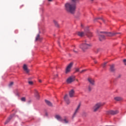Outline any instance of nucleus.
I'll return each mask as SVG.
<instances>
[{
    "mask_svg": "<svg viewBox=\"0 0 126 126\" xmlns=\"http://www.w3.org/2000/svg\"><path fill=\"white\" fill-rule=\"evenodd\" d=\"M64 9L66 12L74 14L76 10V5L71 2H66L64 5Z\"/></svg>",
    "mask_w": 126,
    "mask_h": 126,
    "instance_id": "f257e3e1",
    "label": "nucleus"
},
{
    "mask_svg": "<svg viewBox=\"0 0 126 126\" xmlns=\"http://www.w3.org/2000/svg\"><path fill=\"white\" fill-rule=\"evenodd\" d=\"M91 47H92V44L86 40L79 46L80 49H81L83 52L87 51V50L89 49Z\"/></svg>",
    "mask_w": 126,
    "mask_h": 126,
    "instance_id": "f03ea898",
    "label": "nucleus"
},
{
    "mask_svg": "<svg viewBox=\"0 0 126 126\" xmlns=\"http://www.w3.org/2000/svg\"><path fill=\"white\" fill-rule=\"evenodd\" d=\"M103 105L104 104L101 102L96 103L93 108V112H97Z\"/></svg>",
    "mask_w": 126,
    "mask_h": 126,
    "instance_id": "7ed1b4c3",
    "label": "nucleus"
},
{
    "mask_svg": "<svg viewBox=\"0 0 126 126\" xmlns=\"http://www.w3.org/2000/svg\"><path fill=\"white\" fill-rule=\"evenodd\" d=\"M73 65V63H70L66 67L65 69V73L67 74V73H69V72L71 70V67H72Z\"/></svg>",
    "mask_w": 126,
    "mask_h": 126,
    "instance_id": "20e7f679",
    "label": "nucleus"
},
{
    "mask_svg": "<svg viewBox=\"0 0 126 126\" xmlns=\"http://www.w3.org/2000/svg\"><path fill=\"white\" fill-rule=\"evenodd\" d=\"M80 107H81V103H79L78 105L77 106L73 115V118H74L75 116H76V114L79 112V110L80 109Z\"/></svg>",
    "mask_w": 126,
    "mask_h": 126,
    "instance_id": "39448f33",
    "label": "nucleus"
},
{
    "mask_svg": "<svg viewBox=\"0 0 126 126\" xmlns=\"http://www.w3.org/2000/svg\"><path fill=\"white\" fill-rule=\"evenodd\" d=\"M117 114H119L118 110H110L107 112V115H117Z\"/></svg>",
    "mask_w": 126,
    "mask_h": 126,
    "instance_id": "423d86ee",
    "label": "nucleus"
},
{
    "mask_svg": "<svg viewBox=\"0 0 126 126\" xmlns=\"http://www.w3.org/2000/svg\"><path fill=\"white\" fill-rule=\"evenodd\" d=\"M100 33H105V34H106V35L108 36V37H113V36H115V35L118 34L115 32H100Z\"/></svg>",
    "mask_w": 126,
    "mask_h": 126,
    "instance_id": "0eeeda50",
    "label": "nucleus"
},
{
    "mask_svg": "<svg viewBox=\"0 0 126 126\" xmlns=\"http://www.w3.org/2000/svg\"><path fill=\"white\" fill-rule=\"evenodd\" d=\"M85 35L88 36V37H92V33L89 31V30H88V28L85 30Z\"/></svg>",
    "mask_w": 126,
    "mask_h": 126,
    "instance_id": "6e6552de",
    "label": "nucleus"
},
{
    "mask_svg": "<svg viewBox=\"0 0 126 126\" xmlns=\"http://www.w3.org/2000/svg\"><path fill=\"white\" fill-rule=\"evenodd\" d=\"M74 80V77H70L67 79L66 82L67 83H71V82H73Z\"/></svg>",
    "mask_w": 126,
    "mask_h": 126,
    "instance_id": "1a4fd4ad",
    "label": "nucleus"
},
{
    "mask_svg": "<svg viewBox=\"0 0 126 126\" xmlns=\"http://www.w3.org/2000/svg\"><path fill=\"white\" fill-rule=\"evenodd\" d=\"M74 90H71L69 92V96L70 98H73V97H74Z\"/></svg>",
    "mask_w": 126,
    "mask_h": 126,
    "instance_id": "9d476101",
    "label": "nucleus"
},
{
    "mask_svg": "<svg viewBox=\"0 0 126 126\" xmlns=\"http://www.w3.org/2000/svg\"><path fill=\"white\" fill-rule=\"evenodd\" d=\"M55 119L57 120L58 121H59L60 122H63V118H62V116L60 115H56L55 116Z\"/></svg>",
    "mask_w": 126,
    "mask_h": 126,
    "instance_id": "9b49d317",
    "label": "nucleus"
},
{
    "mask_svg": "<svg viewBox=\"0 0 126 126\" xmlns=\"http://www.w3.org/2000/svg\"><path fill=\"white\" fill-rule=\"evenodd\" d=\"M110 71L111 72H115V71H116V68H115V64H112L110 65Z\"/></svg>",
    "mask_w": 126,
    "mask_h": 126,
    "instance_id": "f8f14e48",
    "label": "nucleus"
},
{
    "mask_svg": "<svg viewBox=\"0 0 126 126\" xmlns=\"http://www.w3.org/2000/svg\"><path fill=\"white\" fill-rule=\"evenodd\" d=\"M64 99L65 101L66 104H68L70 103L69 101V99H68V97L67 96V94H65L64 96Z\"/></svg>",
    "mask_w": 126,
    "mask_h": 126,
    "instance_id": "ddd939ff",
    "label": "nucleus"
},
{
    "mask_svg": "<svg viewBox=\"0 0 126 126\" xmlns=\"http://www.w3.org/2000/svg\"><path fill=\"white\" fill-rule=\"evenodd\" d=\"M23 69L25 70V71L26 72V73H29V72L30 71L29 69L27 67V64H24L23 66Z\"/></svg>",
    "mask_w": 126,
    "mask_h": 126,
    "instance_id": "4468645a",
    "label": "nucleus"
},
{
    "mask_svg": "<svg viewBox=\"0 0 126 126\" xmlns=\"http://www.w3.org/2000/svg\"><path fill=\"white\" fill-rule=\"evenodd\" d=\"M88 80L89 81V82H90V83L91 84H92V85H94V79L91 78H89L88 79Z\"/></svg>",
    "mask_w": 126,
    "mask_h": 126,
    "instance_id": "2eb2a0df",
    "label": "nucleus"
},
{
    "mask_svg": "<svg viewBox=\"0 0 126 126\" xmlns=\"http://www.w3.org/2000/svg\"><path fill=\"white\" fill-rule=\"evenodd\" d=\"M105 35H102L101 34H99V39L100 41H102V40H104Z\"/></svg>",
    "mask_w": 126,
    "mask_h": 126,
    "instance_id": "dca6fc26",
    "label": "nucleus"
},
{
    "mask_svg": "<svg viewBox=\"0 0 126 126\" xmlns=\"http://www.w3.org/2000/svg\"><path fill=\"white\" fill-rule=\"evenodd\" d=\"M34 94L37 99H39V98H40V95H39V93H38V91H37L36 90H34Z\"/></svg>",
    "mask_w": 126,
    "mask_h": 126,
    "instance_id": "f3484780",
    "label": "nucleus"
},
{
    "mask_svg": "<svg viewBox=\"0 0 126 126\" xmlns=\"http://www.w3.org/2000/svg\"><path fill=\"white\" fill-rule=\"evenodd\" d=\"M12 119V115H11L8 119L6 121V122L4 123V125H7V124H8V123H9V122H10V120H11Z\"/></svg>",
    "mask_w": 126,
    "mask_h": 126,
    "instance_id": "a211bd4d",
    "label": "nucleus"
},
{
    "mask_svg": "<svg viewBox=\"0 0 126 126\" xmlns=\"http://www.w3.org/2000/svg\"><path fill=\"white\" fill-rule=\"evenodd\" d=\"M77 34L80 37H83L85 35V32H79Z\"/></svg>",
    "mask_w": 126,
    "mask_h": 126,
    "instance_id": "6ab92c4d",
    "label": "nucleus"
},
{
    "mask_svg": "<svg viewBox=\"0 0 126 126\" xmlns=\"http://www.w3.org/2000/svg\"><path fill=\"white\" fill-rule=\"evenodd\" d=\"M45 103L50 107L53 106V104H52V102H50L49 100H45Z\"/></svg>",
    "mask_w": 126,
    "mask_h": 126,
    "instance_id": "aec40b11",
    "label": "nucleus"
},
{
    "mask_svg": "<svg viewBox=\"0 0 126 126\" xmlns=\"http://www.w3.org/2000/svg\"><path fill=\"white\" fill-rule=\"evenodd\" d=\"M114 100H115V101H122V100H123V98L120 96H116L114 97Z\"/></svg>",
    "mask_w": 126,
    "mask_h": 126,
    "instance_id": "412c9836",
    "label": "nucleus"
},
{
    "mask_svg": "<svg viewBox=\"0 0 126 126\" xmlns=\"http://www.w3.org/2000/svg\"><path fill=\"white\" fill-rule=\"evenodd\" d=\"M42 40V38L40 37V34H37L36 37L35 38V41H41Z\"/></svg>",
    "mask_w": 126,
    "mask_h": 126,
    "instance_id": "4be33fe9",
    "label": "nucleus"
},
{
    "mask_svg": "<svg viewBox=\"0 0 126 126\" xmlns=\"http://www.w3.org/2000/svg\"><path fill=\"white\" fill-rule=\"evenodd\" d=\"M72 3H74L76 6V3L79 1V0H71Z\"/></svg>",
    "mask_w": 126,
    "mask_h": 126,
    "instance_id": "5701e85b",
    "label": "nucleus"
},
{
    "mask_svg": "<svg viewBox=\"0 0 126 126\" xmlns=\"http://www.w3.org/2000/svg\"><path fill=\"white\" fill-rule=\"evenodd\" d=\"M54 23L55 25V26H56V27H59V24L58 23V22L54 21Z\"/></svg>",
    "mask_w": 126,
    "mask_h": 126,
    "instance_id": "b1692460",
    "label": "nucleus"
},
{
    "mask_svg": "<svg viewBox=\"0 0 126 126\" xmlns=\"http://www.w3.org/2000/svg\"><path fill=\"white\" fill-rule=\"evenodd\" d=\"M73 51L74 52V53H75L76 54L78 53V50L76 48H75L73 50Z\"/></svg>",
    "mask_w": 126,
    "mask_h": 126,
    "instance_id": "393cba45",
    "label": "nucleus"
},
{
    "mask_svg": "<svg viewBox=\"0 0 126 126\" xmlns=\"http://www.w3.org/2000/svg\"><path fill=\"white\" fill-rule=\"evenodd\" d=\"M21 101L23 102H25L26 101V98L25 97H22L21 99Z\"/></svg>",
    "mask_w": 126,
    "mask_h": 126,
    "instance_id": "a878e982",
    "label": "nucleus"
},
{
    "mask_svg": "<svg viewBox=\"0 0 126 126\" xmlns=\"http://www.w3.org/2000/svg\"><path fill=\"white\" fill-rule=\"evenodd\" d=\"M63 122L65 124H68V120L65 119L63 120Z\"/></svg>",
    "mask_w": 126,
    "mask_h": 126,
    "instance_id": "bb28decb",
    "label": "nucleus"
},
{
    "mask_svg": "<svg viewBox=\"0 0 126 126\" xmlns=\"http://www.w3.org/2000/svg\"><path fill=\"white\" fill-rule=\"evenodd\" d=\"M86 71H87V69L82 70V71H80V73H83L85 72Z\"/></svg>",
    "mask_w": 126,
    "mask_h": 126,
    "instance_id": "cd10ccee",
    "label": "nucleus"
},
{
    "mask_svg": "<svg viewBox=\"0 0 126 126\" xmlns=\"http://www.w3.org/2000/svg\"><path fill=\"white\" fill-rule=\"evenodd\" d=\"M14 83L13 82H11L9 84V87H11V86H12V85H13Z\"/></svg>",
    "mask_w": 126,
    "mask_h": 126,
    "instance_id": "c85d7f7f",
    "label": "nucleus"
},
{
    "mask_svg": "<svg viewBox=\"0 0 126 126\" xmlns=\"http://www.w3.org/2000/svg\"><path fill=\"white\" fill-rule=\"evenodd\" d=\"M106 64H107V62L104 63L103 64H102V67L105 68L106 67Z\"/></svg>",
    "mask_w": 126,
    "mask_h": 126,
    "instance_id": "c756f323",
    "label": "nucleus"
},
{
    "mask_svg": "<svg viewBox=\"0 0 126 126\" xmlns=\"http://www.w3.org/2000/svg\"><path fill=\"white\" fill-rule=\"evenodd\" d=\"M91 90H92V88L91 87H90V86H89L88 87V91H89V92H90V91H91Z\"/></svg>",
    "mask_w": 126,
    "mask_h": 126,
    "instance_id": "7c9ffc66",
    "label": "nucleus"
},
{
    "mask_svg": "<svg viewBox=\"0 0 126 126\" xmlns=\"http://www.w3.org/2000/svg\"><path fill=\"white\" fill-rule=\"evenodd\" d=\"M100 51V49H96L94 50L95 53H98V52Z\"/></svg>",
    "mask_w": 126,
    "mask_h": 126,
    "instance_id": "2f4dec72",
    "label": "nucleus"
},
{
    "mask_svg": "<svg viewBox=\"0 0 126 126\" xmlns=\"http://www.w3.org/2000/svg\"><path fill=\"white\" fill-rule=\"evenodd\" d=\"M79 68H75V71H76V72H78V71H79Z\"/></svg>",
    "mask_w": 126,
    "mask_h": 126,
    "instance_id": "473e14b6",
    "label": "nucleus"
},
{
    "mask_svg": "<svg viewBox=\"0 0 126 126\" xmlns=\"http://www.w3.org/2000/svg\"><path fill=\"white\" fill-rule=\"evenodd\" d=\"M98 19H100V18H95L94 19V22L97 21V20H98Z\"/></svg>",
    "mask_w": 126,
    "mask_h": 126,
    "instance_id": "72a5a7b5",
    "label": "nucleus"
},
{
    "mask_svg": "<svg viewBox=\"0 0 126 126\" xmlns=\"http://www.w3.org/2000/svg\"><path fill=\"white\" fill-rule=\"evenodd\" d=\"M29 84H30V85H32V84H33V82L29 81Z\"/></svg>",
    "mask_w": 126,
    "mask_h": 126,
    "instance_id": "f704fd0d",
    "label": "nucleus"
},
{
    "mask_svg": "<svg viewBox=\"0 0 126 126\" xmlns=\"http://www.w3.org/2000/svg\"><path fill=\"white\" fill-rule=\"evenodd\" d=\"M124 63L125 64V65H126V59H124L123 60Z\"/></svg>",
    "mask_w": 126,
    "mask_h": 126,
    "instance_id": "c9c22d12",
    "label": "nucleus"
},
{
    "mask_svg": "<svg viewBox=\"0 0 126 126\" xmlns=\"http://www.w3.org/2000/svg\"><path fill=\"white\" fill-rule=\"evenodd\" d=\"M58 76H59V75H58V74H57L55 76V78H57V77H58Z\"/></svg>",
    "mask_w": 126,
    "mask_h": 126,
    "instance_id": "e433bc0d",
    "label": "nucleus"
},
{
    "mask_svg": "<svg viewBox=\"0 0 126 126\" xmlns=\"http://www.w3.org/2000/svg\"><path fill=\"white\" fill-rule=\"evenodd\" d=\"M39 82H42V80H38Z\"/></svg>",
    "mask_w": 126,
    "mask_h": 126,
    "instance_id": "4c0bfd02",
    "label": "nucleus"
},
{
    "mask_svg": "<svg viewBox=\"0 0 126 126\" xmlns=\"http://www.w3.org/2000/svg\"><path fill=\"white\" fill-rule=\"evenodd\" d=\"M48 1H53V0H48Z\"/></svg>",
    "mask_w": 126,
    "mask_h": 126,
    "instance_id": "58836bf2",
    "label": "nucleus"
},
{
    "mask_svg": "<svg viewBox=\"0 0 126 126\" xmlns=\"http://www.w3.org/2000/svg\"><path fill=\"white\" fill-rule=\"evenodd\" d=\"M94 63H97V61H94Z\"/></svg>",
    "mask_w": 126,
    "mask_h": 126,
    "instance_id": "ea45409f",
    "label": "nucleus"
},
{
    "mask_svg": "<svg viewBox=\"0 0 126 126\" xmlns=\"http://www.w3.org/2000/svg\"><path fill=\"white\" fill-rule=\"evenodd\" d=\"M101 19L102 20V21L104 22V20L103 19Z\"/></svg>",
    "mask_w": 126,
    "mask_h": 126,
    "instance_id": "a19ab883",
    "label": "nucleus"
}]
</instances>
